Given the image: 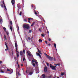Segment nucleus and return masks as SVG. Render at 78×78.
Instances as JSON below:
<instances>
[{"mask_svg": "<svg viewBox=\"0 0 78 78\" xmlns=\"http://www.w3.org/2000/svg\"><path fill=\"white\" fill-rule=\"evenodd\" d=\"M23 28H25L27 30H29L30 28V25L29 24L27 23H24L23 26Z\"/></svg>", "mask_w": 78, "mask_h": 78, "instance_id": "nucleus-1", "label": "nucleus"}, {"mask_svg": "<svg viewBox=\"0 0 78 78\" xmlns=\"http://www.w3.org/2000/svg\"><path fill=\"white\" fill-rule=\"evenodd\" d=\"M20 56L21 58H23V56H25V55L23 54V51H20Z\"/></svg>", "mask_w": 78, "mask_h": 78, "instance_id": "nucleus-2", "label": "nucleus"}, {"mask_svg": "<svg viewBox=\"0 0 78 78\" xmlns=\"http://www.w3.org/2000/svg\"><path fill=\"white\" fill-rule=\"evenodd\" d=\"M48 59L49 61H53V58L51 57L50 56H48Z\"/></svg>", "mask_w": 78, "mask_h": 78, "instance_id": "nucleus-3", "label": "nucleus"}, {"mask_svg": "<svg viewBox=\"0 0 78 78\" xmlns=\"http://www.w3.org/2000/svg\"><path fill=\"white\" fill-rule=\"evenodd\" d=\"M50 67L52 69V70H56V68L54 66H50Z\"/></svg>", "mask_w": 78, "mask_h": 78, "instance_id": "nucleus-4", "label": "nucleus"}, {"mask_svg": "<svg viewBox=\"0 0 78 78\" xmlns=\"http://www.w3.org/2000/svg\"><path fill=\"white\" fill-rule=\"evenodd\" d=\"M28 22H29V23H31V22H30V21H31V20H33V18H28Z\"/></svg>", "mask_w": 78, "mask_h": 78, "instance_id": "nucleus-5", "label": "nucleus"}, {"mask_svg": "<svg viewBox=\"0 0 78 78\" xmlns=\"http://www.w3.org/2000/svg\"><path fill=\"white\" fill-rule=\"evenodd\" d=\"M11 2L12 5L14 6V4H15V1L14 0H12Z\"/></svg>", "mask_w": 78, "mask_h": 78, "instance_id": "nucleus-6", "label": "nucleus"}, {"mask_svg": "<svg viewBox=\"0 0 78 78\" xmlns=\"http://www.w3.org/2000/svg\"><path fill=\"white\" fill-rule=\"evenodd\" d=\"M33 62H35L36 65H37V60L35 59H33L32 60Z\"/></svg>", "mask_w": 78, "mask_h": 78, "instance_id": "nucleus-7", "label": "nucleus"}, {"mask_svg": "<svg viewBox=\"0 0 78 78\" xmlns=\"http://www.w3.org/2000/svg\"><path fill=\"white\" fill-rule=\"evenodd\" d=\"M5 45H6V48H7L6 49H5V51H7V50H8V45H7V43H6V42H5Z\"/></svg>", "mask_w": 78, "mask_h": 78, "instance_id": "nucleus-8", "label": "nucleus"}, {"mask_svg": "<svg viewBox=\"0 0 78 78\" xmlns=\"http://www.w3.org/2000/svg\"><path fill=\"white\" fill-rule=\"evenodd\" d=\"M33 72H34V71L33 70H32V71L29 73V74L30 75H32V74L33 73Z\"/></svg>", "mask_w": 78, "mask_h": 78, "instance_id": "nucleus-9", "label": "nucleus"}, {"mask_svg": "<svg viewBox=\"0 0 78 78\" xmlns=\"http://www.w3.org/2000/svg\"><path fill=\"white\" fill-rule=\"evenodd\" d=\"M44 72H47V67H45L44 68Z\"/></svg>", "mask_w": 78, "mask_h": 78, "instance_id": "nucleus-10", "label": "nucleus"}, {"mask_svg": "<svg viewBox=\"0 0 78 78\" xmlns=\"http://www.w3.org/2000/svg\"><path fill=\"white\" fill-rule=\"evenodd\" d=\"M17 43H15V47H16V51H17Z\"/></svg>", "mask_w": 78, "mask_h": 78, "instance_id": "nucleus-11", "label": "nucleus"}, {"mask_svg": "<svg viewBox=\"0 0 78 78\" xmlns=\"http://www.w3.org/2000/svg\"><path fill=\"white\" fill-rule=\"evenodd\" d=\"M27 53L28 55L29 56H31V52H30L29 51H27Z\"/></svg>", "mask_w": 78, "mask_h": 78, "instance_id": "nucleus-12", "label": "nucleus"}, {"mask_svg": "<svg viewBox=\"0 0 78 78\" xmlns=\"http://www.w3.org/2000/svg\"><path fill=\"white\" fill-rule=\"evenodd\" d=\"M7 71H10V72H11V73H12L13 72V71L12 70V69L10 70L9 69H7Z\"/></svg>", "mask_w": 78, "mask_h": 78, "instance_id": "nucleus-13", "label": "nucleus"}, {"mask_svg": "<svg viewBox=\"0 0 78 78\" xmlns=\"http://www.w3.org/2000/svg\"><path fill=\"white\" fill-rule=\"evenodd\" d=\"M39 68H37L36 69V72L37 73H39Z\"/></svg>", "mask_w": 78, "mask_h": 78, "instance_id": "nucleus-14", "label": "nucleus"}, {"mask_svg": "<svg viewBox=\"0 0 78 78\" xmlns=\"http://www.w3.org/2000/svg\"><path fill=\"white\" fill-rule=\"evenodd\" d=\"M36 54L37 55V56H39L40 58L41 57V54L39 53H37Z\"/></svg>", "mask_w": 78, "mask_h": 78, "instance_id": "nucleus-15", "label": "nucleus"}, {"mask_svg": "<svg viewBox=\"0 0 78 78\" xmlns=\"http://www.w3.org/2000/svg\"><path fill=\"white\" fill-rule=\"evenodd\" d=\"M16 72L17 74L18 75H20V74L19 73V71H17V69H16Z\"/></svg>", "mask_w": 78, "mask_h": 78, "instance_id": "nucleus-16", "label": "nucleus"}, {"mask_svg": "<svg viewBox=\"0 0 78 78\" xmlns=\"http://www.w3.org/2000/svg\"><path fill=\"white\" fill-rule=\"evenodd\" d=\"M42 78H45V75L44 74L42 75Z\"/></svg>", "mask_w": 78, "mask_h": 78, "instance_id": "nucleus-17", "label": "nucleus"}, {"mask_svg": "<svg viewBox=\"0 0 78 78\" xmlns=\"http://www.w3.org/2000/svg\"><path fill=\"white\" fill-rule=\"evenodd\" d=\"M54 45L55 47V48H56V43H54Z\"/></svg>", "mask_w": 78, "mask_h": 78, "instance_id": "nucleus-18", "label": "nucleus"}, {"mask_svg": "<svg viewBox=\"0 0 78 78\" xmlns=\"http://www.w3.org/2000/svg\"><path fill=\"white\" fill-rule=\"evenodd\" d=\"M44 55H45V56H46V57H47V58H48V55H47V54L45 53H44Z\"/></svg>", "mask_w": 78, "mask_h": 78, "instance_id": "nucleus-19", "label": "nucleus"}, {"mask_svg": "<svg viewBox=\"0 0 78 78\" xmlns=\"http://www.w3.org/2000/svg\"><path fill=\"white\" fill-rule=\"evenodd\" d=\"M34 13L36 15H37V12H36V11L35 10H34Z\"/></svg>", "mask_w": 78, "mask_h": 78, "instance_id": "nucleus-20", "label": "nucleus"}, {"mask_svg": "<svg viewBox=\"0 0 78 78\" xmlns=\"http://www.w3.org/2000/svg\"><path fill=\"white\" fill-rule=\"evenodd\" d=\"M10 28L11 31H12V27L10 26Z\"/></svg>", "mask_w": 78, "mask_h": 78, "instance_id": "nucleus-21", "label": "nucleus"}, {"mask_svg": "<svg viewBox=\"0 0 78 78\" xmlns=\"http://www.w3.org/2000/svg\"><path fill=\"white\" fill-rule=\"evenodd\" d=\"M39 41L40 42H42V40H41V39H39Z\"/></svg>", "mask_w": 78, "mask_h": 78, "instance_id": "nucleus-22", "label": "nucleus"}, {"mask_svg": "<svg viewBox=\"0 0 78 78\" xmlns=\"http://www.w3.org/2000/svg\"><path fill=\"white\" fill-rule=\"evenodd\" d=\"M3 30H4L5 31H6V28L4 27L3 28Z\"/></svg>", "mask_w": 78, "mask_h": 78, "instance_id": "nucleus-23", "label": "nucleus"}, {"mask_svg": "<svg viewBox=\"0 0 78 78\" xmlns=\"http://www.w3.org/2000/svg\"><path fill=\"white\" fill-rule=\"evenodd\" d=\"M23 61H25V56H23Z\"/></svg>", "mask_w": 78, "mask_h": 78, "instance_id": "nucleus-24", "label": "nucleus"}, {"mask_svg": "<svg viewBox=\"0 0 78 78\" xmlns=\"http://www.w3.org/2000/svg\"><path fill=\"white\" fill-rule=\"evenodd\" d=\"M0 72L1 73H4V71H3L2 69H1Z\"/></svg>", "mask_w": 78, "mask_h": 78, "instance_id": "nucleus-25", "label": "nucleus"}, {"mask_svg": "<svg viewBox=\"0 0 78 78\" xmlns=\"http://www.w3.org/2000/svg\"><path fill=\"white\" fill-rule=\"evenodd\" d=\"M61 75L62 76H63V75H64V73H61Z\"/></svg>", "mask_w": 78, "mask_h": 78, "instance_id": "nucleus-26", "label": "nucleus"}, {"mask_svg": "<svg viewBox=\"0 0 78 78\" xmlns=\"http://www.w3.org/2000/svg\"><path fill=\"white\" fill-rule=\"evenodd\" d=\"M35 23V22H34L31 25V27H33V25H34V24Z\"/></svg>", "mask_w": 78, "mask_h": 78, "instance_id": "nucleus-27", "label": "nucleus"}, {"mask_svg": "<svg viewBox=\"0 0 78 78\" xmlns=\"http://www.w3.org/2000/svg\"><path fill=\"white\" fill-rule=\"evenodd\" d=\"M6 33L7 35V36H8L9 35V32L8 31H6Z\"/></svg>", "mask_w": 78, "mask_h": 78, "instance_id": "nucleus-28", "label": "nucleus"}, {"mask_svg": "<svg viewBox=\"0 0 78 78\" xmlns=\"http://www.w3.org/2000/svg\"><path fill=\"white\" fill-rule=\"evenodd\" d=\"M28 40H31V37H28Z\"/></svg>", "mask_w": 78, "mask_h": 78, "instance_id": "nucleus-29", "label": "nucleus"}, {"mask_svg": "<svg viewBox=\"0 0 78 78\" xmlns=\"http://www.w3.org/2000/svg\"><path fill=\"white\" fill-rule=\"evenodd\" d=\"M45 34H41V36H42V37H44L45 36V35H44Z\"/></svg>", "mask_w": 78, "mask_h": 78, "instance_id": "nucleus-30", "label": "nucleus"}, {"mask_svg": "<svg viewBox=\"0 0 78 78\" xmlns=\"http://www.w3.org/2000/svg\"><path fill=\"white\" fill-rule=\"evenodd\" d=\"M22 11L20 12V16H22Z\"/></svg>", "mask_w": 78, "mask_h": 78, "instance_id": "nucleus-31", "label": "nucleus"}, {"mask_svg": "<svg viewBox=\"0 0 78 78\" xmlns=\"http://www.w3.org/2000/svg\"><path fill=\"white\" fill-rule=\"evenodd\" d=\"M32 31V30H29V33H31Z\"/></svg>", "mask_w": 78, "mask_h": 78, "instance_id": "nucleus-32", "label": "nucleus"}, {"mask_svg": "<svg viewBox=\"0 0 78 78\" xmlns=\"http://www.w3.org/2000/svg\"><path fill=\"white\" fill-rule=\"evenodd\" d=\"M4 39L5 40H6V36L5 35H4Z\"/></svg>", "mask_w": 78, "mask_h": 78, "instance_id": "nucleus-33", "label": "nucleus"}, {"mask_svg": "<svg viewBox=\"0 0 78 78\" xmlns=\"http://www.w3.org/2000/svg\"><path fill=\"white\" fill-rule=\"evenodd\" d=\"M4 6L5 10H7V9H6V6L5 5H4Z\"/></svg>", "mask_w": 78, "mask_h": 78, "instance_id": "nucleus-34", "label": "nucleus"}, {"mask_svg": "<svg viewBox=\"0 0 78 78\" xmlns=\"http://www.w3.org/2000/svg\"><path fill=\"white\" fill-rule=\"evenodd\" d=\"M16 55H17V57L18 58V57H19V54L18 53H16Z\"/></svg>", "mask_w": 78, "mask_h": 78, "instance_id": "nucleus-35", "label": "nucleus"}, {"mask_svg": "<svg viewBox=\"0 0 78 78\" xmlns=\"http://www.w3.org/2000/svg\"><path fill=\"white\" fill-rule=\"evenodd\" d=\"M51 78V76H50L48 77V78Z\"/></svg>", "mask_w": 78, "mask_h": 78, "instance_id": "nucleus-36", "label": "nucleus"}, {"mask_svg": "<svg viewBox=\"0 0 78 78\" xmlns=\"http://www.w3.org/2000/svg\"><path fill=\"white\" fill-rule=\"evenodd\" d=\"M38 52L39 53H40L41 55H42V52H41V51H38Z\"/></svg>", "mask_w": 78, "mask_h": 78, "instance_id": "nucleus-37", "label": "nucleus"}, {"mask_svg": "<svg viewBox=\"0 0 78 78\" xmlns=\"http://www.w3.org/2000/svg\"><path fill=\"white\" fill-rule=\"evenodd\" d=\"M24 21H25V22H27V19H25L24 20Z\"/></svg>", "mask_w": 78, "mask_h": 78, "instance_id": "nucleus-38", "label": "nucleus"}, {"mask_svg": "<svg viewBox=\"0 0 78 78\" xmlns=\"http://www.w3.org/2000/svg\"><path fill=\"white\" fill-rule=\"evenodd\" d=\"M13 53H14V51L12 50V54L13 55Z\"/></svg>", "mask_w": 78, "mask_h": 78, "instance_id": "nucleus-39", "label": "nucleus"}, {"mask_svg": "<svg viewBox=\"0 0 78 78\" xmlns=\"http://www.w3.org/2000/svg\"><path fill=\"white\" fill-rule=\"evenodd\" d=\"M10 24L11 25H12V21H10Z\"/></svg>", "mask_w": 78, "mask_h": 78, "instance_id": "nucleus-40", "label": "nucleus"}, {"mask_svg": "<svg viewBox=\"0 0 78 78\" xmlns=\"http://www.w3.org/2000/svg\"><path fill=\"white\" fill-rule=\"evenodd\" d=\"M46 64L48 66H49V64L48 63V62H46Z\"/></svg>", "mask_w": 78, "mask_h": 78, "instance_id": "nucleus-41", "label": "nucleus"}, {"mask_svg": "<svg viewBox=\"0 0 78 78\" xmlns=\"http://www.w3.org/2000/svg\"><path fill=\"white\" fill-rule=\"evenodd\" d=\"M33 66L34 67V66H35V63H34L33 64Z\"/></svg>", "mask_w": 78, "mask_h": 78, "instance_id": "nucleus-42", "label": "nucleus"}, {"mask_svg": "<svg viewBox=\"0 0 78 78\" xmlns=\"http://www.w3.org/2000/svg\"><path fill=\"white\" fill-rule=\"evenodd\" d=\"M1 7H2V8H3V5L2 4L1 5Z\"/></svg>", "mask_w": 78, "mask_h": 78, "instance_id": "nucleus-43", "label": "nucleus"}, {"mask_svg": "<svg viewBox=\"0 0 78 78\" xmlns=\"http://www.w3.org/2000/svg\"><path fill=\"white\" fill-rule=\"evenodd\" d=\"M25 49H23V53H24V54H25Z\"/></svg>", "mask_w": 78, "mask_h": 78, "instance_id": "nucleus-44", "label": "nucleus"}, {"mask_svg": "<svg viewBox=\"0 0 78 78\" xmlns=\"http://www.w3.org/2000/svg\"><path fill=\"white\" fill-rule=\"evenodd\" d=\"M61 65V64H57V66H59Z\"/></svg>", "mask_w": 78, "mask_h": 78, "instance_id": "nucleus-45", "label": "nucleus"}, {"mask_svg": "<svg viewBox=\"0 0 78 78\" xmlns=\"http://www.w3.org/2000/svg\"><path fill=\"white\" fill-rule=\"evenodd\" d=\"M3 4L4 5V6L5 5V2H4V1L3 2Z\"/></svg>", "mask_w": 78, "mask_h": 78, "instance_id": "nucleus-46", "label": "nucleus"}, {"mask_svg": "<svg viewBox=\"0 0 78 78\" xmlns=\"http://www.w3.org/2000/svg\"><path fill=\"white\" fill-rule=\"evenodd\" d=\"M45 44H48L47 41H45Z\"/></svg>", "mask_w": 78, "mask_h": 78, "instance_id": "nucleus-47", "label": "nucleus"}, {"mask_svg": "<svg viewBox=\"0 0 78 78\" xmlns=\"http://www.w3.org/2000/svg\"><path fill=\"white\" fill-rule=\"evenodd\" d=\"M2 19H0V22H2Z\"/></svg>", "mask_w": 78, "mask_h": 78, "instance_id": "nucleus-48", "label": "nucleus"}, {"mask_svg": "<svg viewBox=\"0 0 78 78\" xmlns=\"http://www.w3.org/2000/svg\"><path fill=\"white\" fill-rule=\"evenodd\" d=\"M31 7H32V8L33 7H34V5H31Z\"/></svg>", "mask_w": 78, "mask_h": 78, "instance_id": "nucleus-49", "label": "nucleus"}, {"mask_svg": "<svg viewBox=\"0 0 78 78\" xmlns=\"http://www.w3.org/2000/svg\"><path fill=\"white\" fill-rule=\"evenodd\" d=\"M47 30L48 34L49 33V32L48 31V30Z\"/></svg>", "mask_w": 78, "mask_h": 78, "instance_id": "nucleus-50", "label": "nucleus"}, {"mask_svg": "<svg viewBox=\"0 0 78 78\" xmlns=\"http://www.w3.org/2000/svg\"><path fill=\"white\" fill-rule=\"evenodd\" d=\"M16 52H17L16 53H19V51H17H17H16Z\"/></svg>", "mask_w": 78, "mask_h": 78, "instance_id": "nucleus-51", "label": "nucleus"}, {"mask_svg": "<svg viewBox=\"0 0 78 78\" xmlns=\"http://www.w3.org/2000/svg\"><path fill=\"white\" fill-rule=\"evenodd\" d=\"M18 68H20V65H19V64H18Z\"/></svg>", "mask_w": 78, "mask_h": 78, "instance_id": "nucleus-52", "label": "nucleus"}, {"mask_svg": "<svg viewBox=\"0 0 78 78\" xmlns=\"http://www.w3.org/2000/svg\"><path fill=\"white\" fill-rule=\"evenodd\" d=\"M36 9V7L34 6V9Z\"/></svg>", "mask_w": 78, "mask_h": 78, "instance_id": "nucleus-53", "label": "nucleus"}, {"mask_svg": "<svg viewBox=\"0 0 78 78\" xmlns=\"http://www.w3.org/2000/svg\"><path fill=\"white\" fill-rule=\"evenodd\" d=\"M48 45H49V46H50L51 45V44H48Z\"/></svg>", "mask_w": 78, "mask_h": 78, "instance_id": "nucleus-54", "label": "nucleus"}, {"mask_svg": "<svg viewBox=\"0 0 78 78\" xmlns=\"http://www.w3.org/2000/svg\"><path fill=\"white\" fill-rule=\"evenodd\" d=\"M48 41H51V39L50 38H49Z\"/></svg>", "mask_w": 78, "mask_h": 78, "instance_id": "nucleus-55", "label": "nucleus"}, {"mask_svg": "<svg viewBox=\"0 0 78 78\" xmlns=\"http://www.w3.org/2000/svg\"><path fill=\"white\" fill-rule=\"evenodd\" d=\"M2 63V61H0V64Z\"/></svg>", "mask_w": 78, "mask_h": 78, "instance_id": "nucleus-56", "label": "nucleus"}, {"mask_svg": "<svg viewBox=\"0 0 78 78\" xmlns=\"http://www.w3.org/2000/svg\"><path fill=\"white\" fill-rule=\"evenodd\" d=\"M17 29L18 30H19V27L18 26H17Z\"/></svg>", "mask_w": 78, "mask_h": 78, "instance_id": "nucleus-57", "label": "nucleus"}, {"mask_svg": "<svg viewBox=\"0 0 78 78\" xmlns=\"http://www.w3.org/2000/svg\"><path fill=\"white\" fill-rule=\"evenodd\" d=\"M54 60L55 61H56V59H55V58H54Z\"/></svg>", "mask_w": 78, "mask_h": 78, "instance_id": "nucleus-58", "label": "nucleus"}, {"mask_svg": "<svg viewBox=\"0 0 78 78\" xmlns=\"http://www.w3.org/2000/svg\"><path fill=\"white\" fill-rule=\"evenodd\" d=\"M37 50H38V52L40 51H39V48H37Z\"/></svg>", "mask_w": 78, "mask_h": 78, "instance_id": "nucleus-59", "label": "nucleus"}, {"mask_svg": "<svg viewBox=\"0 0 78 78\" xmlns=\"http://www.w3.org/2000/svg\"><path fill=\"white\" fill-rule=\"evenodd\" d=\"M37 50H38V52L40 51H39V48H37Z\"/></svg>", "mask_w": 78, "mask_h": 78, "instance_id": "nucleus-60", "label": "nucleus"}, {"mask_svg": "<svg viewBox=\"0 0 78 78\" xmlns=\"http://www.w3.org/2000/svg\"><path fill=\"white\" fill-rule=\"evenodd\" d=\"M55 66H58V64H55Z\"/></svg>", "mask_w": 78, "mask_h": 78, "instance_id": "nucleus-61", "label": "nucleus"}, {"mask_svg": "<svg viewBox=\"0 0 78 78\" xmlns=\"http://www.w3.org/2000/svg\"><path fill=\"white\" fill-rule=\"evenodd\" d=\"M23 66V64H21V66Z\"/></svg>", "mask_w": 78, "mask_h": 78, "instance_id": "nucleus-62", "label": "nucleus"}, {"mask_svg": "<svg viewBox=\"0 0 78 78\" xmlns=\"http://www.w3.org/2000/svg\"><path fill=\"white\" fill-rule=\"evenodd\" d=\"M39 31H41V29H39Z\"/></svg>", "mask_w": 78, "mask_h": 78, "instance_id": "nucleus-63", "label": "nucleus"}, {"mask_svg": "<svg viewBox=\"0 0 78 78\" xmlns=\"http://www.w3.org/2000/svg\"><path fill=\"white\" fill-rule=\"evenodd\" d=\"M19 77L18 76H17L16 78H18Z\"/></svg>", "mask_w": 78, "mask_h": 78, "instance_id": "nucleus-64", "label": "nucleus"}]
</instances>
